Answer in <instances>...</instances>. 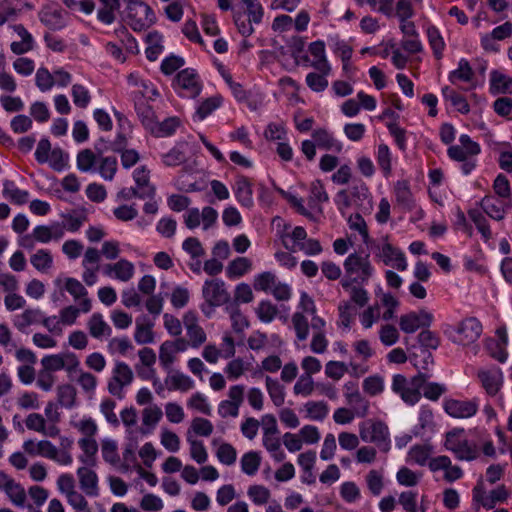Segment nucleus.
Returning a JSON list of instances; mask_svg holds the SVG:
<instances>
[{"mask_svg":"<svg viewBox=\"0 0 512 512\" xmlns=\"http://www.w3.org/2000/svg\"><path fill=\"white\" fill-rule=\"evenodd\" d=\"M343 266L345 275L340 283L345 290H348L353 284H366L374 272L369 260V255H361L356 252L350 254L345 259Z\"/></svg>","mask_w":512,"mask_h":512,"instance_id":"nucleus-1","label":"nucleus"},{"mask_svg":"<svg viewBox=\"0 0 512 512\" xmlns=\"http://www.w3.org/2000/svg\"><path fill=\"white\" fill-rule=\"evenodd\" d=\"M202 297L204 298V303L201 304L200 309L207 318L212 317L216 307L224 305L226 307L231 300L225 282L219 278L206 280L204 282Z\"/></svg>","mask_w":512,"mask_h":512,"instance_id":"nucleus-2","label":"nucleus"},{"mask_svg":"<svg viewBox=\"0 0 512 512\" xmlns=\"http://www.w3.org/2000/svg\"><path fill=\"white\" fill-rule=\"evenodd\" d=\"M240 1L244 10H235L233 19L239 33L244 37H249L254 32L252 24L261 23L264 15V9L259 0Z\"/></svg>","mask_w":512,"mask_h":512,"instance_id":"nucleus-3","label":"nucleus"},{"mask_svg":"<svg viewBox=\"0 0 512 512\" xmlns=\"http://www.w3.org/2000/svg\"><path fill=\"white\" fill-rule=\"evenodd\" d=\"M426 379H428V376L421 372L410 380L402 374H396L393 376L392 390L399 394L404 402L414 405L421 398L420 390L425 384Z\"/></svg>","mask_w":512,"mask_h":512,"instance_id":"nucleus-4","label":"nucleus"},{"mask_svg":"<svg viewBox=\"0 0 512 512\" xmlns=\"http://www.w3.org/2000/svg\"><path fill=\"white\" fill-rule=\"evenodd\" d=\"M359 433L364 442L376 444L381 451L387 452L390 449L388 427L383 422H363L360 425Z\"/></svg>","mask_w":512,"mask_h":512,"instance_id":"nucleus-5","label":"nucleus"},{"mask_svg":"<svg viewBox=\"0 0 512 512\" xmlns=\"http://www.w3.org/2000/svg\"><path fill=\"white\" fill-rule=\"evenodd\" d=\"M464 429H454L446 434L445 446L452 451L459 460L471 461L477 458L478 452L475 446L469 444L468 440H461L458 434Z\"/></svg>","mask_w":512,"mask_h":512,"instance_id":"nucleus-6","label":"nucleus"},{"mask_svg":"<svg viewBox=\"0 0 512 512\" xmlns=\"http://www.w3.org/2000/svg\"><path fill=\"white\" fill-rule=\"evenodd\" d=\"M453 342L461 345L474 343L482 333V324L475 317H469L459 323Z\"/></svg>","mask_w":512,"mask_h":512,"instance_id":"nucleus-7","label":"nucleus"},{"mask_svg":"<svg viewBox=\"0 0 512 512\" xmlns=\"http://www.w3.org/2000/svg\"><path fill=\"white\" fill-rule=\"evenodd\" d=\"M133 380L131 368L124 362H117L113 369V376L108 382V391L119 399L123 398L122 389Z\"/></svg>","mask_w":512,"mask_h":512,"instance_id":"nucleus-8","label":"nucleus"},{"mask_svg":"<svg viewBox=\"0 0 512 512\" xmlns=\"http://www.w3.org/2000/svg\"><path fill=\"white\" fill-rule=\"evenodd\" d=\"M443 407L445 412L453 418H470L478 411V401L477 399H446L443 403Z\"/></svg>","mask_w":512,"mask_h":512,"instance_id":"nucleus-9","label":"nucleus"},{"mask_svg":"<svg viewBox=\"0 0 512 512\" xmlns=\"http://www.w3.org/2000/svg\"><path fill=\"white\" fill-rule=\"evenodd\" d=\"M433 321V315L422 309L419 313L410 312L400 317V329L407 334L416 332L421 327H429Z\"/></svg>","mask_w":512,"mask_h":512,"instance_id":"nucleus-10","label":"nucleus"},{"mask_svg":"<svg viewBox=\"0 0 512 512\" xmlns=\"http://www.w3.org/2000/svg\"><path fill=\"white\" fill-rule=\"evenodd\" d=\"M173 85L176 89L186 91L190 97L198 96L202 89L197 73L190 68H186L178 72Z\"/></svg>","mask_w":512,"mask_h":512,"instance_id":"nucleus-11","label":"nucleus"},{"mask_svg":"<svg viewBox=\"0 0 512 512\" xmlns=\"http://www.w3.org/2000/svg\"><path fill=\"white\" fill-rule=\"evenodd\" d=\"M479 205L490 218L496 221L503 220L506 215V210L510 209L512 206L511 202L505 204L502 200L493 195L483 197Z\"/></svg>","mask_w":512,"mask_h":512,"instance_id":"nucleus-12","label":"nucleus"},{"mask_svg":"<svg viewBox=\"0 0 512 512\" xmlns=\"http://www.w3.org/2000/svg\"><path fill=\"white\" fill-rule=\"evenodd\" d=\"M233 190L237 201L243 207L251 208L253 206L252 184L246 176L239 175L236 177Z\"/></svg>","mask_w":512,"mask_h":512,"instance_id":"nucleus-13","label":"nucleus"},{"mask_svg":"<svg viewBox=\"0 0 512 512\" xmlns=\"http://www.w3.org/2000/svg\"><path fill=\"white\" fill-rule=\"evenodd\" d=\"M77 475L80 488L87 496L96 497L99 495L98 476L93 470L80 467L77 470Z\"/></svg>","mask_w":512,"mask_h":512,"instance_id":"nucleus-14","label":"nucleus"},{"mask_svg":"<svg viewBox=\"0 0 512 512\" xmlns=\"http://www.w3.org/2000/svg\"><path fill=\"white\" fill-rule=\"evenodd\" d=\"M381 257L383 258V262L386 265H393L399 271H404L407 269L404 253L390 243H385L382 246Z\"/></svg>","mask_w":512,"mask_h":512,"instance_id":"nucleus-15","label":"nucleus"},{"mask_svg":"<svg viewBox=\"0 0 512 512\" xmlns=\"http://www.w3.org/2000/svg\"><path fill=\"white\" fill-rule=\"evenodd\" d=\"M39 19L50 30H61L66 26L63 12L60 8L45 7L39 12Z\"/></svg>","mask_w":512,"mask_h":512,"instance_id":"nucleus-16","label":"nucleus"},{"mask_svg":"<svg viewBox=\"0 0 512 512\" xmlns=\"http://www.w3.org/2000/svg\"><path fill=\"white\" fill-rule=\"evenodd\" d=\"M135 110L146 130L150 132V130L156 127L155 111L143 97L135 102Z\"/></svg>","mask_w":512,"mask_h":512,"instance_id":"nucleus-17","label":"nucleus"},{"mask_svg":"<svg viewBox=\"0 0 512 512\" xmlns=\"http://www.w3.org/2000/svg\"><path fill=\"white\" fill-rule=\"evenodd\" d=\"M477 376L481 382L482 387L486 393L490 396H494L498 393L502 383L501 372H492L487 370H479Z\"/></svg>","mask_w":512,"mask_h":512,"instance_id":"nucleus-18","label":"nucleus"},{"mask_svg":"<svg viewBox=\"0 0 512 512\" xmlns=\"http://www.w3.org/2000/svg\"><path fill=\"white\" fill-rule=\"evenodd\" d=\"M312 138L314 143L325 150L336 149L340 151L342 146L337 140L333 137V135L328 132L326 129L319 128L313 131Z\"/></svg>","mask_w":512,"mask_h":512,"instance_id":"nucleus-19","label":"nucleus"},{"mask_svg":"<svg viewBox=\"0 0 512 512\" xmlns=\"http://www.w3.org/2000/svg\"><path fill=\"white\" fill-rule=\"evenodd\" d=\"M395 197L399 205L411 211L414 206V199L407 181H398L395 185Z\"/></svg>","mask_w":512,"mask_h":512,"instance_id":"nucleus-20","label":"nucleus"},{"mask_svg":"<svg viewBox=\"0 0 512 512\" xmlns=\"http://www.w3.org/2000/svg\"><path fill=\"white\" fill-rule=\"evenodd\" d=\"M42 318V312L39 309H26L22 314L15 316L14 326L21 332L35 323H39Z\"/></svg>","mask_w":512,"mask_h":512,"instance_id":"nucleus-21","label":"nucleus"},{"mask_svg":"<svg viewBox=\"0 0 512 512\" xmlns=\"http://www.w3.org/2000/svg\"><path fill=\"white\" fill-rule=\"evenodd\" d=\"M442 95L444 99L450 101L451 105L456 108V110L462 114H467L470 111L469 103L466 98L457 93L455 90L451 89L449 86H445L442 88Z\"/></svg>","mask_w":512,"mask_h":512,"instance_id":"nucleus-22","label":"nucleus"},{"mask_svg":"<svg viewBox=\"0 0 512 512\" xmlns=\"http://www.w3.org/2000/svg\"><path fill=\"white\" fill-rule=\"evenodd\" d=\"M102 7L97 12V18L104 24L115 21L114 12L120 9V0H99Z\"/></svg>","mask_w":512,"mask_h":512,"instance_id":"nucleus-23","label":"nucleus"},{"mask_svg":"<svg viewBox=\"0 0 512 512\" xmlns=\"http://www.w3.org/2000/svg\"><path fill=\"white\" fill-rule=\"evenodd\" d=\"M165 384L168 390H181L188 391L193 388L194 382L187 375L175 372L173 375H169L165 379Z\"/></svg>","mask_w":512,"mask_h":512,"instance_id":"nucleus-24","label":"nucleus"},{"mask_svg":"<svg viewBox=\"0 0 512 512\" xmlns=\"http://www.w3.org/2000/svg\"><path fill=\"white\" fill-rule=\"evenodd\" d=\"M88 329L89 333L94 338H100L103 335H110L111 328L110 326L103 320V317L100 313H94L88 321Z\"/></svg>","mask_w":512,"mask_h":512,"instance_id":"nucleus-25","label":"nucleus"},{"mask_svg":"<svg viewBox=\"0 0 512 512\" xmlns=\"http://www.w3.org/2000/svg\"><path fill=\"white\" fill-rule=\"evenodd\" d=\"M80 448L84 452V456H80V461L84 464L94 466L95 455L98 451V444L93 438H82L78 442Z\"/></svg>","mask_w":512,"mask_h":512,"instance_id":"nucleus-26","label":"nucleus"},{"mask_svg":"<svg viewBox=\"0 0 512 512\" xmlns=\"http://www.w3.org/2000/svg\"><path fill=\"white\" fill-rule=\"evenodd\" d=\"M490 76L492 91L504 94L512 92V78L507 77L497 70H493Z\"/></svg>","mask_w":512,"mask_h":512,"instance_id":"nucleus-27","label":"nucleus"},{"mask_svg":"<svg viewBox=\"0 0 512 512\" xmlns=\"http://www.w3.org/2000/svg\"><path fill=\"white\" fill-rule=\"evenodd\" d=\"M474 72L468 60L462 58L458 62V68L449 73V81L455 83L457 80L470 82L473 79Z\"/></svg>","mask_w":512,"mask_h":512,"instance_id":"nucleus-28","label":"nucleus"},{"mask_svg":"<svg viewBox=\"0 0 512 512\" xmlns=\"http://www.w3.org/2000/svg\"><path fill=\"white\" fill-rule=\"evenodd\" d=\"M225 311L230 315L232 328L236 333H241L244 329L248 328L249 321L246 316L241 313L239 306L229 304L225 307Z\"/></svg>","mask_w":512,"mask_h":512,"instance_id":"nucleus-29","label":"nucleus"},{"mask_svg":"<svg viewBox=\"0 0 512 512\" xmlns=\"http://www.w3.org/2000/svg\"><path fill=\"white\" fill-rule=\"evenodd\" d=\"M252 267V262L246 257H237L227 266L226 273L229 278H239Z\"/></svg>","mask_w":512,"mask_h":512,"instance_id":"nucleus-30","label":"nucleus"},{"mask_svg":"<svg viewBox=\"0 0 512 512\" xmlns=\"http://www.w3.org/2000/svg\"><path fill=\"white\" fill-rule=\"evenodd\" d=\"M180 125V120L177 117H169L162 122H156V127L150 130V133L155 137H167L175 133L177 127Z\"/></svg>","mask_w":512,"mask_h":512,"instance_id":"nucleus-31","label":"nucleus"},{"mask_svg":"<svg viewBox=\"0 0 512 512\" xmlns=\"http://www.w3.org/2000/svg\"><path fill=\"white\" fill-rule=\"evenodd\" d=\"M76 389L70 384H62L57 387L58 402L61 406L71 409L75 405Z\"/></svg>","mask_w":512,"mask_h":512,"instance_id":"nucleus-32","label":"nucleus"},{"mask_svg":"<svg viewBox=\"0 0 512 512\" xmlns=\"http://www.w3.org/2000/svg\"><path fill=\"white\" fill-rule=\"evenodd\" d=\"M427 37L435 58L441 59L445 43L439 30L435 26H429L427 28Z\"/></svg>","mask_w":512,"mask_h":512,"instance_id":"nucleus-33","label":"nucleus"},{"mask_svg":"<svg viewBox=\"0 0 512 512\" xmlns=\"http://www.w3.org/2000/svg\"><path fill=\"white\" fill-rule=\"evenodd\" d=\"M30 262L35 269L40 272H46L52 267L53 258L51 253L46 249H39L30 257Z\"/></svg>","mask_w":512,"mask_h":512,"instance_id":"nucleus-34","label":"nucleus"},{"mask_svg":"<svg viewBox=\"0 0 512 512\" xmlns=\"http://www.w3.org/2000/svg\"><path fill=\"white\" fill-rule=\"evenodd\" d=\"M266 388L274 405L277 407L283 405L285 400V393L284 387L279 383V381L267 376Z\"/></svg>","mask_w":512,"mask_h":512,"instance_id":"nucleus-35","label":"nucleus"},{"mask_svg":"<svg viewBox=\"0 0 512 512\" xmlns=\"http://www.w3.org/2000/svg\"><path fill=\"white\" fill-rule=\"evenodd\" d=\"M261 464V456L258 452L250 451L245 453L241 458L242 471L247 475H254L258 471Z\"/></svg>","mask_w":512,"mask_h":512,"instance_id":"nucleus-36","label":"nucleus"},{"mask_svg":"<svg viewBox=\"0 0 512 512\" xmlns=\"http://www.w3.org/2000/svg\"><path fill=\"white\" fill-rule=\"evenodd\" d=\"M470 219L474 222L476 228L481 233L482 237L488 241L492 237V233L486 217L478 209H471L468 211Z\"/></svg>","mask_w":512,"mask_h":512,"instance_id":"nucleus-37","label":"nucleus"},{"mask_svg":"<svg viewBox=\"0 0 512 512\" xmlns=\"http://www.w3.org/2000/svg\"><path fill=\"white\" fill-rule=\"evenodd\" d=\"M223 102L221 95L217 94L204 100L198 107L196 114L199 119L203 120L209 116L214 110L219 108Z\"/></svg>","mask_w":512,"mask_h":512,"instance_id":"nucleus-38","label":"nucleus"},{"mask_svg":"<svg viewBox=\"0 0 512 512\" xmlns=\"http://www.w3.org/2000/svg\"><path fill=\"white\" fill-rule=\"evenodd\" d=\"M329 196L325 191L324 184L321 180L316 179L311 183L309 206L315 207L316 202L323 203L328 202Z\"/></svg>","mask_w":512,"mask_h":512,"instance_id":"nucleus-39","label":"nucleus"},{"mask_svg":"<svg viewBox=\"0 0 512 512\" xmlns=\"http://www.w3.org/2000/svg\"><path fill=\"white\" fill-rule=\"evenodd\" d=\"M255 312L261 322L270 323L278 314V308L269 300H262Z\"/></svg>","mask_w":512,"mask_h":512,"instance_id":"nucleus-40","label":"nucleus"},{"mask_svg":"<svg viewBox=\"0 0 512 512\" xmlns=\"http://www.w3.org/2000/svg\"><path fill=\"white\" fill-rule=\"evenodd\" d=\"M42 369L53 373L65 368V359L64 355L61 354H52L46 355L41 359Z\"/></svg>","mask_w":512,"mask_h":512,"instance_id":"nucleus-41","label":"nucleus"},{"mask_svg":"<svg viewBox=\"0 0 512 512\" xmlns=\"http://www.w3.org/2000/svg\"><path fill=\"white\" fill-rule=\"evenodd\" d=\"M101 451L103 459L111 465H116L120 458L118 455L117 444L114 440L105 439L102 441Z\"/></svg>","mask_w":512,"mask_h":512,"instance_id":"nucleus-42","label":"nucleus"},{"mask_svg":"<svg viewBox=\"0 0 512 512\" xmlns=\"http://www.w3.org/2000/svg\"><path fill=\"white\" fill-rule=\"evenodd\" d=\"M254 299L253 291L247 283H240L235 287L234 299L229 304L250 303Z\"/></svg>","mask_w":512,"mask_h":512,"instance_id":"nucleus-43","label":"nucleus"},{"mask_svg":"<svg viewBox=\"0 0 512 512\" xmlns=\"http://www.w3.org/2000/svg\"><path fill=\"white\" fill-rule=\"evenodd\" d=\"M96 152L90 149L81 150L77 155V168L82 172L90 171L96 163Z\"/></svg>","mask_w":512,"mask_h":512,"instance_id":"nucleus-44","label":"nucleus"},{"mask_svg":"<svg viewBox=\"0 0 512 512\" xmlns=\"http://www.w3.org/2000/svg\"><path fill=\"white\" fill-rule=\"evenodd\" d=\"M113 272L117 279L126 282L132 278L134 266L131 262L121 259L113 264Z\"/></svg>","mask_w":512,"mask_h":512,"instance_id":"nucleus-45","label":"nucleus"},{"mask_svg":"<svg viewBox=\"0 0 512 512\" xmlns=\"http://www.w3.org/2000/svg\"><path fill=\"white\" fill-rule=\"evenodd\" d=\"M117 171V159L114 156L102 157L99 165V173L105 180L111 181Z\"/></svg>","mask_w":512,"mask_h":512,"instance_id":"nucleus-46","label":"nucleus"},{"mask_svg":"<svg viewBox=\"0 0 512 512\" xmlns=\"http://www.w3.org/2000/svg\"><path fill=\"white\" fill-rule=\"evenodd\" d=\"M216 456L218 460L227 466H231L235 463L237 458L236 449L229 443H223L219 446Z\"/></svg>","mask_w":512,"mask_h":512,"instance_id":"nucleus-47","label":"nucleus"},{"mask_svg":"<svg viewBox=\"0 0 512 512\" xmlns=\"http://www.w3.org/2000/svg\"><path fill=\"white\" fill-rule=\"evenodd\" d=\"M305 407L308 416L313 420L322 421L328 414V406L323 401H310L306 403Z\"/></svg>","mask_w":512,"mask_h":512,"instance_id":"nucleus-48","label":"nucleus"},{"mask_svg":"<svg viewBox=\"0 0 512 512\" xmlns=\"http://www.w3.org/2000/svg\"><path fill=\"white\" fill-rule=\"evenodd\" d=\"M418 342L421 345V349L435 350L440 345V338L435 332L426 329L418 334Z\"/></svg>","mask_w":512,"mask_h":512,"instance_id":"nucleus-49","label":"nucleus"},{"mask_svg":"<svg viewBox=\"0 0 512 512\" xmlns=\"http://www.w3.org/2000/svg\"><path fill=\"white\" fill-rule=\"evenodd\" d=\"M35 81L36 86L43 92L50 90L55 84L54 76L44 67L37 70Z\"/></svg>","mask_w":512,"mask_h":512,"instance_id":"nucleus-50","label":"nucleus"},{"mask_svg":"<svg viewBox=\"0 0 512 512\" xmlns=\"http://www.w3.org/2000/svg\"><path fill=\"white\" fill-rule=\"evenodd\" d=\"M247 494L256 505L267 503L271 495L269 489L262 485L250 486Z\"/></svg>","mask_w":512,"mask_h":512,"instance_id":"nucleus-51","label":"nucleus"},{"mask_svg":"<svg viewBox=\"0 0 512 512\" xmlns=\"http://www.w3.org/2000/svg\"><path fill=\"white\" fill-rule=\"evenodd\" d=\"M276 284V276L272 272H263L255 277L254 289L257 291L267 292L273 289Z\"/></svg>","mask_w":512,"mask_h":512,"instance_id":"nucleus-52","label":"nucleus"},{"mask_svg":"<svg viewBox=\"0 0 512 512\" xmlns=\"http://www.w3.org/2000/svg\"><path fill=\"white\" fill-rule=\"evenodd\" d=\"M292 322L296 331L297 338L300 341L306 340L309 334V324L306 317L302 313L296 312L292 316Z\"/></svg>","mask_w":512,"mask_h":512,"instance_id":"nucleus-53","label":"nucleus"},{"mask_svg":"<svg viewBox=\"0 0 512 512\" xmlns=\"http://www.w3.org/2000/svg\"><path fill=\"white\" fill-rule=\"evenodd\" d=\"M153 324H139L137 322L136 331L134 334L135 341L138 344H148L154 341V334L152 331Z\"/></svg>","mask_w":512,"mask_h":512,"instance_id":"nucleus-54","label":"nucleus"},{"mask_svg":"<svg viewBox=\"0 0 512 512\" xmlns=\"http://www.w3.org/2000/svg\"><path fill=\"white\" fill-rule=\"evenodd\" d=\"M493 189L495 194L502 199H510L511 200V187L508 178L499 174L493 183Z\"/></svg>","mask_w":512,"mask_h":512,"instance_id":"nucleus-55","label":"nucleus"},{"mask_svg":"<svg viewBox=\"0 0 512 512\" xmlns=\"http://www.w3.org/2000/svg\"><path fill=\"white\" fill-rule=\"evenodd\" d=\"M5 493L15 506L24 507L26 501V492L21 484L14 482L11 488L5 490Z\"/></svg>","mask_w":512,"mask_h":512,"instance_id":"nucleus-56","label":"nucleus"},{"mask_svg":"<svg viewBox=\"0 0 512 512\" xmlns=\"http://www.w3.org/2000/svg\"><path fill=\"white\" fill-rule=\"evenodd\" d=\"M72 97L74 104L80 108H86L91 100L89 91L80 84L72 86Z\"/></svg>","mask_w":512,"mask_h":512,"instance_id":"nucleus-57","label":"nucleus"},{"mask_svg":"<svg viewBox=\"0 0 512 512\" xmlns=\"http://www.w3.org/2000/svg\"><path fill=\"white\" fill-rule=\"evenodd\" d=\"M50 166L55 171H62L68 164L69 156L61 148L56 147L50 153Z\"/></svg>","mask_w":512,"mask_h":512,"instance_id":"nucleus-58","label":"nucleus"},{"mask_svg":"<svg viewBox=\"0 0 512 512\" xmlns=\"http://www.w3.org/2000/svg\"><path fill=\"white\" fill-rule=\"evenodd\" d=\"M421 389L423 391L424 397L431 401H437L447 390L443 384L435 382L427 383V380Z\"/></svg>","mask_w":512,"mask_h":512,"instance_id":"nucleus-59","label":"nucleus"},{"mask_svg":"<svg viewBox=\"0 0 512 512\" xmlns=\"http://www.w3.org/2000/svg\"><path fill=\"white\" fill-rule=\"evenodd\" d=\"M347 372L348 366L344 362L329 361L325 366L326 375L333 380L341 379Z\"/></svg>","mask_w":512,"mask_h":512,"instance_id":"nucleus-60","label":"nucleus"},{"mask_svg":"<svg viewBox=\"0 0 512 512\" xmlns=\"http://www.w3.org/2000/svg\"><path fill=\"white\" fill-rule=\"evenodd\" d=\"M62 217L66 220L67 229L71 232L78 231L87 219V216L84 212H79L76 210H74L72 213L63 214Z\"/></svg>","mask_w":512,"mask_h":512,"instance_id":"nucleus-61","label":"nucleus"},{"mask_svg":"<svg viewBox=\"0 0 512 512\" xmlns=\"http://www.w3.org/2000/svg\"><path fill=\"white\" fill-rule=\"evenodd\" d=\"M383 388V378L378 375L369 376L363 381L364 391L370 394L371 396H375L381 393L383 391Z\"/></svg>","mask_w":512,"mask_h":512,"instance_id":"nucleus-62","label":"nucleus"},{"mask_svg":"<svg viewBox=\"0 0 512 512\" xmlns=\"http://www.w3.org/2000/svg\"><path fill=\"white\" fill-rule=\"evenodd\" d=\"M379 337L385 346H392L399 340V333L395 326L386 324L381 327Z\"/></svg>","mask_w":512,"mask_h":512,"instance_id":"nucleus-63","label":"nucleus"},{"mask_svg":"<svg viewBox=\"0 0 512 512\" xmlns=\"http://www.w3.org/2000/svg\"><path fill=\"white\" fill-rule=\"evenodd\" d=\"M182 248L190 254L192 258H199L205 254V250L202 247L201 242L196 237H188L185 239L182 244Z\"/></svg>","mask_w":512,"mask_h":512,"instance_id":"nucleus-64","label":"nucleus"}]
</instances>
